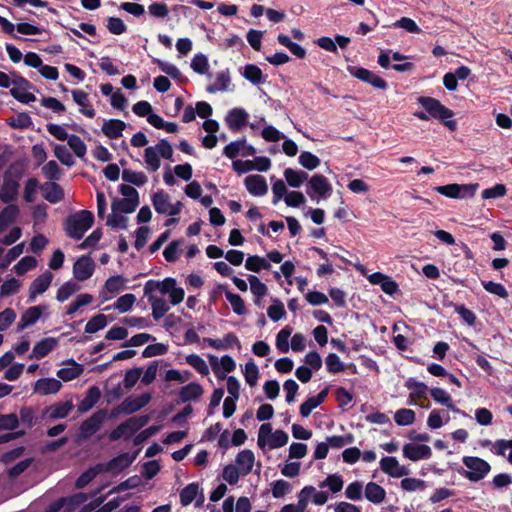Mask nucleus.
Returning <instances> with one entry per match:
<instances>
[{
    "mask_svg": "<svg viewBox=\"0 0 512 512\" xmlns=\"http://www.w3.org/2000/svg\"><path fill=\"white\" fill-rule=\"evenodd\" d=\"M94 215L89 210H80L70 214L65 220L64 230L66 235L72 239L80 240L92 227Z\"/></svg>",
    "mask_w": 512,
    "mask_h": 512,
    "instance_id": "3",
    "label": "nucleus"
},
{
    "mask_svg": "<svg viewBox=\"0 0 512 512\" xmlns=\"http://www.w3.org/2000/svg\"><path fill=\"white\" fill-rule=\"evenodd\" d=\"M152 204L155 211L158 214H167L170 207V198L169 195L164 191L160 190L153 194L152 196Z\"/></svg>",
    "mask_w": 512,
    "mask_h": 512,
    "instance_id": "39",
    "label": "nucleus"
},
{
    "mask_svg": "<svg viewBox=\"0 0 512 512\" xmlns=\"http://www.w3.org/2000/svg\"><path fill=\"white\" fill-rule=\"evenodd\" d=\"M122 180L124 182L130 183L137 187H141L147 183L148 178L142 171H133L130 169H124L122 171Z\"/></svg>",
    "mask_w": 512,
    "mask_h": 512,
    "instance_id": "41",
    "label": "nucleus"
},
{
    "mask_svg": "<svg viewBox=\"0 0 512 512\" xmlns=\"http://www.w3.org/2000/svg\"><path fill=\"white\" fill-rule=\"evenodd\" d=\"M104 418H86L79 428L78 438L87 440L92 437L102 426Z\"/></svg>",
    "mask_w": 512,
    "mask_h": 512,
    "instance_id": "25",
    "label": "nucleus"
},
{
    "mask_svg": "<svg viewBox=\"0 0 512 512\" xmlns=\"http://www.w3.org/2000/svg\"><path fill=\"white\" fill-rule=\"evenodd\" d=\"M73 408L74 403L72 399L65 400L46 408L42 416H68Z\"/></svg>",
    "mask_w": 512,
    "mask_h": 512,
    "instance_id": "37",
    "label": "nucleus"
},
{
    "mask_svg": "<svg viewBox=\"0 0 512 512\" xmlns=\"http://www.w3.org/2000/svg\"><path fill=\"white\" fill-rule=\"evenodd\" d=\"M95 270V263L88 255L79 257L73 265V275L78 281H85L89 279Z\"/></svg>",
    "mask_w": 512,
    "mask_h": 512,
    "instance_id": "13",
    "label": "nucleus"
},
{
    "mask_svg": "<svg viewBox=\"0 0 512 512\" xmlns=\"http://www.w3.org/2000/svg\"><path fill=\"white\" fill-rule=\"evenodd\" d=\"M135 456H131L129 453H122L116 457H113L106 463H99L98 467L101 468L102 472H112L118 474L128 468L134 461Z\"/></svg>",
    "mask_w": 512,
    "mask_h": 512,
    "instance_id": "12",
    "label": "nucleus"
},
{
    "mask_svg": "<svg viewBox=\"0 0 512 512\" xmlns=\"http://www.w3.org/2000/svg\"><path fill=\"white\" fill-rule=\"evenodd\" d=\"M67 142L69 147L73 150L74 154L77 157L83 158L86 155V144L79 136L71 134L70 137L67 139Z\"/></svg>",
    "mask_w": 512,
    "mask_h": 512,
    "instance_id": "57",
    "label": "nucleus"
},
{
    "mask_svg": "<svg viewBox=\"0 0 512 512\" xmlns=\"http://www.w3.org/2000/svg\"><path fill=\"white\" fill-rule=\"evenodd\" d=\"M141 484H142L141 477L138 475H133V476L129 477L128 479H126L125 481H122L121 483H119L117 486L113 487L110 490L109 494L120 493V492H123L126 490L134 489V488H137L138 486H140Z\"/></svg>",
    "mask_w": 512,
    "mask_h": 512,
    "instance_id": "54",
    "label": "nucleus"
},
{
    "mask_svg": "<svg viewBox=\"0 0 512 512\" xmlns=\"http://www.w3.org/2000/svg\"><path fill=\"white\" fill-rule=\"evenodd\" d=\"M150 418H127L109 434V440L114 442L121 438L130 439L139 429L148 423Z\"/></svg>",
    "mask_w": 512,
    "mask_h": 512,
    "instance_id": "8",
    "label": "nucleus"
},
{
    "mask_svg": "<svg viewBox=\"0 0 512 512\" xmlns=\"http://www.w3.org/2000/svg\"><path fill=\"white\" fill-rule=\"evenodd\" d=\"M54 154L56 158L65 166L71 167L75 163L73 155L65 145L56 144L54 147Z\"/></svg>",
    "mask_w": 512,
    "mask_h": 512,
    "instance_id": "52",
    "label": "nucleus"
},
{
    "mask_svg": "<svg viewBox=\"0 0 512 512\" xmlns=\"http://www.w3.org/2000/svg\"><path fill=\"white\" fill-rule=\"evenodd\" d=\"M478 184H447L443 186H436L434 190L450 199H464L470 198L475 195Z\"/></svg>",
    "mask_w": 512,
    "mask_h": 512,
    "instance_id": "9",
    "label": "nucleus"
},
{
    "mask_svg": "<svg viewBox=\"0 0 512 512\" xmlns=\"http://www.w3.org/2000/svg\"><path fill=\"white\" fill-rule=\"evenodd\" d=\"M62 387L60 380L53 377H43L36 380L34 392L39 395H49L57 393Z\"/></svg>",
    "mask_w": 512,
    "mask_h": 512,
    "instance_id": "18",
    "label": "nucleus"
},
{
    "mask_svg": "<svg viewBox=\"0 0 512 512\" xmlns=\"http://www.w3.org/2000/svg\"><path fill=\"white\" fill-rule=\"evenodd\" d=\"M101 398V390L98 386L92 385L90 386L84 395L80 398L78 397V401L76 404L77 412L80 414H84L89 412L100 400Z\"/></svg>",
    "mask_w": 512,
    "mask_h": 512,
    "instance_id": "11",
    "label": "nucleus"
},
{
    "mask_svg": "<svg viewBox=\"0 0 512 512\" xmlns=\"http://www.w3.org/2000/svg\"><path fill=\"white\" fill-rule=\"evenodd\" d=\"M37 266V260L33 256H24L14 266L17 275H23Z\"/></svg>",
    "mask_w": 512,
    "mask_h": 512,
    "instance_id": "58",
    "label": "nucleus"
},
{
    "mask_svg": "<svg viewBox=\"0 0 512 512\" xmlns=\"http://www.w3.org/2000/svg\"><path fill=\"white\" fill-rule=\"evenodd\" d=\"M249 114L244 108L236 107L228 111L225 122L233 132H239L248 124Z\"/></svg>",
    "mask_w": 512,
    "mask_h": 512,
    "instance_id": "14",
    "label": "nucleus"
},
{
    "mask_svg": "<svg viewBox=\"0 0 512 512\" xmlns=\"http://www.w3.org/2000/svg\"><path fill=\"white\" fill-rule=\"evenodd\" d=\"M327 394V389H324L317 395L308 397L300 406V416H309L325 400Z\"/></svg>",
    "mask_w": 512,
    "mask_h": 512,
    "instance_id": "30",
    "label": "nucleus"
},
{
    "mask_svg": "<svg viewBox=\"0 0 512 512\" xmlns=\"http://www.w3.org/2000/svg\"><path fill=\"white\" fill-rule=\"evenodd\" d=\"M79 289L80 286L75 281L68 280L58 288L56 293V300L58 302L63 303L66 300H68Z\"/></svg>",
    "mask_w": 512,
    "mask_h": 512,
    "instance_id": "40",
    "label": "nucleus"
},
{
    "mask_svg": "<svg viewBox=\"0 0 512 512\" xmlns=\"http://www.w3.org/2000/svg\"><path fill=\"white\" fill-rule=\"evenodd\" d=\"M417 103L424 109L413 113L417 119L422 121L434 119L450 131L457 129V121L453 119L455 115L453 110L443 105L438 99L430 96H420L417 98Z\"/></svg>",
    "mask_w": 512,
    "mask_h": 512,
    "instance_id": "1",
    "label": "nucleus"
},
{
    "mask_svg": "<svg viewBox=\"0 0 512 512\" xmlns=\"http://www.w3.org/2000/svg\"><path fill=\"white\" fill-rule=\"evenodd\" d=\"M288 439V434L285 431L276 430L272 432L270 424H262L259 428L257 444L261 449L268 446L272 450L286 445Z\"/></svg>",
    "mask_w": 512,
    "mask_h": 512,
    "instance_id": "6",
    "label": "nucleus"
},
{
    "mask_svg": "<svg viewBox=\"0 0 512 512\" xmlns=\"http://www.w3.org/2000/svg\"><path fill=\"white\" fill-rule=\"evenodd\" d=\"M204 343H207L213 349L216 350H226L228 348L236 347L237 349H241V343L238 337L233 333H227L222 340L220 339H212V338H204Z\"/></svg>",
    "mask_w": 512,
    "mask_h": 512,
    "instance_id": "20",
    "label": "nucleus"
},
{
    "mask_svg": "<svg viewBox=\"0 0 512 512\" xmlns=\"http://www.w3.org/2000/svg\"><path fill=\"white\" fill-rule=\"evenodd\" d=\"M33 88L30 81H28V86L14 85L10 89V95L20 103L29 104L36 101L35 95L29 92Z\"/></svg>",
    "mask_w": 512,
    "mask_h": 512,
    "instance_id": "27",
    "label": "nucleus"
},
{
    "mask_svg": "<svg viewBox=\"0 0 512 512\" xmlns=\"http://www.w3.org/2000/svg\"><path fill=\"white\" fill-rule=\"evenodd\" d=\"M45 310H47L46 305L29 307L21 316L20 322L18 323V331L34 325L41 318Z\"/></svg>",
    "mask_w": 512,
    "mask_h": 512,
    "instance_id": "19",
    "label": "nucleus"
},
{
    "mask_svg": "<svg viewBox=\"0 0 512 512\" xmlns=\"http://www.w3.org/2000/svg\"><path fill=\"white\" fill-rule=\"evenodd\" d=\"M136 298L132 293H126L120 296L113 304V308L121 313H125L131 310Z\"/></svg>",
    "mask_w": 512,
    "mask_h": 512,
    "instance_id": "56",
    "label": "nucleus"
},
{
    "mask_svg": "<svg viewBox=\"0 0 512 512\" xmlns=\"http://www.w3.org/2000/svg\"><path fill=\"white\" fill-rule=\"evenodd\" d=\"M20 214V209L16 204H8L0 212V232L7 229L9 225L15 222Z\"/></svg>",
    "mask_w": 512,
    "mask_h": 512,
    "instance_id": "29",
    "label": "nucleus"
},
{
    "mask_svg": "<svg viewBox=\"0 0 512 512\" xmlns=\"http://www.w3.org/2000/svg\"><path fill=\"white\" fill-rule=\"evenodd\" d=\"M92 300H93V297L91 294L83 293V294L77 295L75 300L67 306L66 314L67 315L75 314L81 307L90 304L92 302Z\"/></svg>",
    "mask_w": 512,
    "mask_h": 512,
    "instance_id": "50",
    "label": "nucleus"
},
{
    "mask_svg": "<svg viewBox=\"0 0 512 512\" xmlns=\"http://www.w3.org/2000/svg\"><path fill=\"white\" fill-rule=\"evenodd\" d=\"M214 291H225V297L227 301L231 304L232 310L236 315L241 316L246 314V306L240 295L227 290L226 286L222 284H218L215 287Z\"/></svg>",
    "mask_w": 512,
    "mask_h": 512,
    "instance_id": "23",
    "label": "nucleus"
},
{
    "mask_svg": "<svg viewBox=\"0 0 512 512\" xmlns=\"http://www.w3.org/2000/svg\"><path fill=\"white\" fill-rule=\"evenodd\" d=\"M403 455L411 461H419L421 459H429L432 455V451L431 448L425 444H405L403 447Z\"/></svg>",
    "mask_w": 512,
    "mask_h": 512,
    "instance_id": "21",
    "label": "nucleus"
},
{
    "mask_svg": "<svg viewBox=\"0 0 512 512\" xmlns=\"http://www.w3.org/2000/svg\"><path fill=\"white\" fill-rule=\"evenodd\" d=\"M139 205V200L116 198L113 200L111 208L112 212H119L121 214L133 213Z\"/></svg>",
    "mask_w": 512,
    "mask_h": 512,
    "instance_id": "36",
    "label": "nucleus"
},
{
    "mask_svg": "<svg viewBox=\"0 0 512 512\" xmlns=\"http://www.w3.org/2000/svg\"><path fill=\"white\" fill-rule=\"evenodd\" d=\"M230 82L231 78L229 72L222 71L217 74L215 83L209 84L206 87V91L211 94L216 93L218 91H226Z\"/></svg>",
    "mask_w": 512,
    "mask_h": 512,
    "instance_id": "42",
    "label": "nucleus"
},
{
    "mask_svg": "<svg viewBox=\"0 0 512 512\" xmlns=\"http://www.w3.org/2000/svg\"><path fill=\"white\" fill-rule=\"evenodd\" d=\"M126 123L120 119H109L102 125V132L110 139H118L122 136Z\"/></svg>",
    "mask_w": 512,
    "mask_h": 512,
    "instance_id": "28",
    "label": "nucleus"
},
{
    "mask_svg": "<svg viewBox=\"0 0 512 512\" xmlns=\"http://www.w3.org/2000/svg\"><path fill=\"white\" fill-rule=\"evenodd\" d=\"M53 280V274L50 271H45L36 277L29 286L28 303L35 301L38 295L46 292Z\"/></svg>",
    "mask_w": 512,
    "mask_h": 512,
    "instance_id": "10",
    "label": "nucleus"
},
{
    "mask_svg": "<svg viewBox=\"0 0 512 512\" xmlns=\"http://www.w3.org/2000/svg\"><path fill=\"white\" fill-rule=\"evenodd\" d=\"M254 460V453L249 449L242 450L237 454L236 464L239 466L243 476L248 475L252 471Z\"/></svg>",
    "mask_w": 512,
    "mask_h": 512,
    "instance_id": "31",
    "label": "nucleus"
},
{
    "mask_svg": "<svg viewBox=\"0 0 512 512\" xmlns=\"http://www.w3.org/2000/svg\"><path fill=\"white\" fill-rule=\"evenodd\" d=\"M365 497L374 504L382 503L386 498L385 489L375 482L367 483L365 487Z\"/></svg>",
    "mask_w": 512,
    "mask_h": 512,
    "instance_id": "33",
    "label": "nucleus"
},
{
    "mask_svg": "<svg viewBox=\"0 0 512 512\" xmlns=\"http://www.w3.org/2000/svg\"><path fill=\"white\" fill-rule=\"evenodd\" d=\"M144 160L147 165V168L151 172H156L161 165L160 158L158 156V152L156 150V147L154 146H148L145 148L144 152Z\"/></svg>",
    "mask_w": 512,
    "mask_h": 512,
    "instance_id": "45",
    "label": "nucleus"
},
{
    "mask_svg": "<svg viewBox=\"0 0 512 512\" xmlns=\"http://www.w3.org/2000/svg\"><path fill=\"white\" fill-rule=\"evenodd\" d=\"M292 329L288 326L281 329L276 336V347L282 353L289 351V337L291 336Z\"/></svg>",
    "mask_w": 512,
    "mask_h": 512,
    "instance_id": "61",
    "label": "nucleus"
},
{
    "mask_svg": "<svg viewBox=\"0 0 512 512\" xmlns=\"http://www.w3.org/2000/svg\"><path fill=\"white\" fill-rule=\"evenodd\" d=\"M298 162L303 168L312 171L320 165L321 161L319 157L312 152L302 151L298 157Z\"/></svg>",
    "mask_w": 512,
    "mask_h": 512,
    "instance_id": "48",
    "label": "nucleus"
},
{
    "mask_svg": "<svg viewBox=\"0 0 512 512\" xmlns=\"http://www.w3.org/2000/svg\"><path fill=\"white\" fill-rule=\"evenodd\" d=\"M242 76L253 85H260L266 81V76L255 64H246Z\"/></svg>",
    "mask_w": 512,
    "mask_h": 512,
    "instance_id": "35",
    "label": "nucleus"
},
{
    "mask_svg": "<svg viewBox=\"0 0 512 512\" xmlns=\"http://www.w3.org/2000/svg\"><path fill=\"white\" fill-rule=\"evenodd\" d=\"M244 185L253 196H264L268 191L266 179L258 174L247 176L244 180Z\"/></svg>",
    "mask_w": 512,
    "mask_h": 512,
    "instance_id": "16",
    "label": "nucleus"
},
{
    "mask_svg": "<svg viewBox=\"0 0 512 512\" xmlns=\"http://www.w3.org/2000/svg\"><path fill=\"white\" fill-rule=\"evenodd\" d=\"M149 303L152 307V317L154 318V320L161 319L170 309L169 305L163 298H150Z\"/></svg>",
    "mask_w": 512,
    "mask_h": 512,
    "instance_id": "47",
    "label": "nucleus"
},
{
    "mask_svg": "<svg viewBox=\"0 0 512 512\" xmlns=\"http://www.w3.org/2000/svg\"><path fill=\"white\" fill-rule=\"evenodd\" d=\"M250 284L251 293L257 297L262 298L267 293V286L260 281V279L255 275H249L247 278Z\"/></svg>",
    "mask_w": 512,
    "mask_h": 512,
    "instance_id": "64",
    "label": "nucleus"
},
{
    "mask_svg": "<svg viewBox=\"0 0 512 512\" xmlns=\"http://www.w3.org/2000/svg\"><path fill=\"white\" fill-rule=\"evenodd\" d=\"M245 268L249 271L258 273L261 270H269L271 268V264L265 258L253 255L246 259Z\"/></svg>",
    "mask_w": 512,
    "mask_h": 512,
    "instance_id": "43",
    "label": "nucleus"
},
{
    "mask_svg": "<svg viewBox=\"0 0 512 512\" xmlns=\"http://www.w3.org/2000/svg\"><path fill=\"white\" fill-rule=\"evenodd\" d=\"M58 345V340L53 337H47L40 341H38L33 349L31 354L29 355V358H35V359H42L46 355H48L53 349L56 348Z\"/></svg>",
    "mask_w": 512,
    "mask_h": 512,
    "instance_id": "22",
    "label": "nucleus"
},
{
    "mask_svg": "<svg viewBox=\"0 0 512 512\" xmlns=\"http://www.w3.org/2000/svg\"><path fill=\"white\" fill-rule=\"evenodd\" d=\"M447 307H454L455 312L461 317L463 322H465L468 326H475L477 321L476 314L468 309L464 304H455L453 302H449L445 304Z\"/></svg>",
    "mask_w": 512,
    "mask_h": 512,
    "instance_id": "38",
    "label": "nucleus"
},
{
    "mask_svg": "<svg viewBox=\"0 0 512 512\" xmlns=\"http://www.w3.org/2000/svg\"><path fill=\"white\" fill-rule=\"evenodd\" d=\"M463 464L468 468L463 467L457 469L458 473L471 482H478L484 479L491 470L490 464L479 457L464 456L462 459Z\"/></svg>",
    "mask_w": 512,
    "mask_h": 512,
    "instance_id": "5",
    "label": "nucleus"
},
{
    "mask_svg": "<svg viewBox=\"0 0 512 512\" xmlns=\"http://www.w3.org/2000/svg\"><path fill=\"white\" fill-rule=\"evenodd\" d=\"M190 66L195 73L200 75H208L209 77H211V74H208L209 63L208 58L205 54H195L191 60Z\"/></svg>",
    "mask_w": 512,
    "mask_h": 512,
    "instance_id": "44",
    "label": "nucleus"
},
{
    "mask_svg": "<svg viewBox=\"0 0 512 512\" xmlns=\"http://www.w3.org/2000/svg\"><path fill=\"white\" fill-rule=\"evenodd\" d=\"M481 284L483 288L490 294L496 295L503 299H506L508 297V291L506 290L505 286L501 283L494 282L491 280H482Z\"/></svg>",
    "mask_w": 512,
    "mask_h": 512,
    "instance_id": "55",
    "label": "nucleus"
},
{
    "mask_svg": "<svg viewBox=\"0 0 512 512\" xmlns=\"http://www.w3.org/2000/svg\"><path fill=\"white\" fill-rule=\"evenodd\" d=\"M199 486L197 483H190L185 486L180 492V502L183 506H187L191 504L197 494H198Z\"/></svg>",
    "mask_w": 512,
    "mask_h": 512,
    "instance_id": "53",
    "label": "nucleus"
},
{
    "mask_svg": "<svg viewBox=\"0 0 512 512\" xmlns=\"http://www.w3.org/2000/svg\"><path fill=\"white\" fill-rule=\"evenodd\" d=\"M308 177V173L303 170H294L292 168H286L284 170V178L287 184L292 188H299L308 180Z\"/></svg>",
    "mask_w": 512,
    "mask_h": 512,
    "instance_id": "34",
    "label": "nucleus"
},
{
    "mask_svg": "<svg viewBox=\"0 0 512 512\" xmlns=\"http://www.w3.org/2000/svg\"><path fill=\"white\" fill-rule=\"evenodd\" d=\"M67 363L70 365L69 367H63L57 371V376L65 382L76 379L84 371V366L74 359L67 360Z\"/></svg>",
    "mask_w": 512,
    "mask_h": 512,
    "instance_id": "26",
    "label": "nucleus"
},
{
    "mask_svg": "<svg viewBox=\"0 0 512 512\" xmlns=\"http://www.w3.org/2000/svg\"><path fill=\"white\" fill-rule=\"evenodd\" d=\"M333 188L328 179L321 174H314L307 182L306 194L312 201L319 202L322 199H328L332 194Z\"/></svg>",
    "mask_w": 512,
    "mask_h": 512,
    "instance_id": "7",
    "label": "nucleus"
},
{
    "mask_svg": "<svg viewBox=\"0 0 512 512\" xmlns=\"http://www.w3.org/2000/svg\"><path fill=\"white\" fill-rule=\"evenodd\" d=\"M203 394V387L198 382H190L180 388L177 394L176 403L186 404L200 399Z\"/></svg>",
    "mask_w": 512,
    "mask_h": 512,
    "instance_id": "15",
    "label": "nucleus"
},
{
    "mask_svg": "<svg viewBox=\"0 0 512 512\" xmlns=\"http://www.w3.org/2000/svg\"><path fill=\"white\" fill-rule=\"evenodd\" d=\"M244 378L249 386H255L259 378V368L253 359H250L245 364Z\"/></svg>",
    "mask_w": 512,
    "mask_h": 512,
    "instance_id": "51",
    "label": "nucleus"
},
{
    "mask_svg": "<svg viewBox=\"0 0 512 512\" xmlns=\"http://www.w3.org/2000/svg\"><path fill=\"white\" fill-rule=\"evenodd\" d=\"M43 197L50 203H58L64 197L62 187L56 182H48L43 187Z\"/></svg>",
    "mask_w": 512,
    "mask_h": 512,
    "instance_id": "32",
    "label": "nucleus"
},
{
    "mask_svg": "<svg viewBox=\"0 0 512 512\" xmlns=\"http://www.w3.org/2000/svg\"><path fill=\"white\" fill-rule=\"evenodd\" d=\"M23 176V168L20 165L11 164L3 174V183L0 187V201L13 204L17 200L20 187V179Z\"/></svg>",
    "mask_w": 512,
    "mask_h": 512,
    "instance_id": "2",
    "label": "nucleus"
},
{
    "mask_svg": "<svg viewBox=\"0 0 512 512\" xmlns=\"http://www.w3.org/2000/svg\"><path fill=\"white\" fill-rule=\"evenodd\" d=\"M107 326V317L104 314H96L85 325V333L94 334Z\"/></svg>",
    "mask_w": 512,
    "mask_h": 512,
    "instance_id": "46",
    "label": "nucleus"
},
{
    "mask_svg": "<svg viewBox=\"0 0 512 512\" xmlns=\"http://www.w3.org/2000/svg\"><path fill=\"white\" fill-rule=\"evenodd\" d=\"M101 472L102 470L98 467V464L90 467L77 478L75 482L76 488L81 489L86 487Z\"/></svg>",
    "mask_w": 512,
    "mask_h": 512,
    "instance_id": "49",
    "label": "nucleus"
},
{
    "mask_svg": "<svg viewBox=\"0 0 512 512\" xmlns=\"http://www.w3.org/2000/svg\"><path fill=\"white\" fill-rule=\"evenodd\" d=\"M286 314L283 303L279 299H274L273 304L267 309V315L273 322H278Z\"/></svg>",
    "mask_w": 512,
    "mask_h": 512,
    "instance_id": "59",
    "label": "nucleus"
},
{
    "mask_svg": "<svg viewBox=\"0 0 512 512\" xmlns=\"http://www.w3.org/2000/svg\"><path fill=\"white\" fill-rule=\"evenodd\" d=\"M325 364L326 369L329 373L336 374L344 371L345 369L344 363L340 360L339 356L336 353H329L326 356Z\"/></svg>",
    "mask_w": 512,
    "mask_h": 512,
    "instance_id": "60",
    "label": "nucleus"
},
{
    "mask_svg": "<svg viewBox=\"0 0 512 512\" xmlns=\"http://www.w3.org/2000/svg\"><path fill=\"white\" fill-rule=\"evenodd\" d=\"M38 187L39 181L36 178L31 177L27 179L23 193V198L27 203H32L35 201Z\"/></svg>",
    "mask_w": 512,
    "mask_h": 512,
    "instance_id": "63",
    "label": "nucleus"
},
{
    "mask_svg": "<svg viewBox=\"0 0 512 512\" xmlns=\"http://www.w3.org/2000/svg\"><path fill=\"white\" fill-rule=\"evenodd\" d=\"M430 395L437 403L446 406L454 414H458L460 416H469L468 413L460 410L453 404L451 396L444 389L439 387L432 388L430 390Z\"/></svg>",
    "mask_w": 512,
    "mask_h": 512,
    "instance_id": "17",
    "label": "nucleus"
},
{
    "mask_svg": "<svg viewBox=\"0 0 512 512\" xmlns=\"http://www.w3.org/2000/svg\"><path fill=\"white\" fill-rule=\"evenodd\" d=\"M152 62L156 64L163 73L167 74L177 82L182 84H186L188 82V78L181 73L176 65L158 58H153Z\"/></svg>",
    "mask_w": 512,
    "mask_h": 512,
    "instance_id": "24",
    "label": "nucleus"
},
{
    "mask_svg": "<svg viewBox=\"0 0 512 512\" xmlns=\"http://www.w3.org/2000/svg\"><path fill=\"white\" fill-rule=\"evenodd\" d=\"M186 362L192 366L201 375H208L209 368L205 360L197 354H190L186 357Z\"/></svg>",
    "mask_w": 512,
    "mask_h": 512,
    "instance_id": "62",
    "label": "nucleus"
},
{
    "mask_svg": "<svg viewBox=\"0 0 512 512\" xmlns=\"http://www.w3.org/2000/svg\"><path fill=\"white\" fill-rule=\"evenodd\" d=\"M151 400V394L148 392L140 395H131L126 397L121 404L108 414L107 410H98L91 416H118L119 414H133L145 407Z\"/></svg>",
    "mask_w": 512,
    "mask_h": 512,
    "instance_id": "4",
    "label": "nucleus"
}]
</instances>
